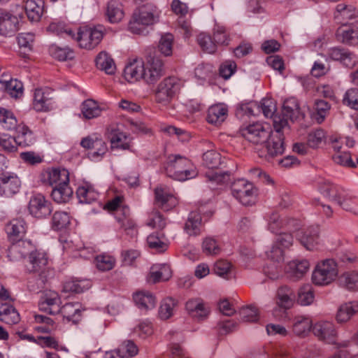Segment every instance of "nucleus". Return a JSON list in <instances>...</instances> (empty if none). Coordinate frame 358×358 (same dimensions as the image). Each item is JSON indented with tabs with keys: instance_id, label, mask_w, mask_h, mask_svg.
<instances>
[{
	"instance_id": "nucleus-1",
	"label": "nucleus",
	"mask_w": 358,
	"mask_h": 358,
	"mask_svg": "<svg viewBox=\"0 0 358 358\" xmlns=\"http://www.w3.org/2000/svg\"><path fill=\"white\" fill-rule=\"evenodd\" d=\"M319 190L324 196L345 210L354 211L358 204V197L352 191L330 181L320 182Z\"/></svg>"
},
{
	"instance_id": "nucleus-2",
	"label": "nucleus",
	"mask_w": 358,
	"mask_h": 358,
	"mask_svg": "<svg viewBox=\"0 0 358 358\" xmlns=\"http://www.w3.org/2000/svg\"><path fill=\"white\" fill-rule=\"evenodd\" d=\"M160 11L152 3L138 6L129 22V29L136 34H144L148 27L159 22Z\"/></svg>"
},
{
	"instance_id": "nucleus-3",
	"label": "nucleus",
	"mask_w": 358,
	"mask_h": 358,
	"mask_svg": "<svg viewBox=\"0 0 358 358\" xmlns=\"http://www.w3.org/2000/svg\"><path fill=\"white\" fill-rule=\"evenodd\" d=\"M165 171L169 177L179 181H185L197 176V171L192 162L180 155L169 156Z\"/></svg>"
},
{
	"instance_id": "nucleus-4",
	"label": "nucleus",
	"mask_w": 358,
	"mask_h": 358,
	"mask_svg": "<svg viewBox=\"0 0 358 358\" xmlns=\"http://www.w3.org/2000/svg\"><path fill=\"white\" fill-rule=\"evenodd\" d=\"M184 86V82L178 77L164 78L154 91L155 100L162 106L168 105Z\"/></svg>"
},
{
	"instance_id": "nucleus-5",
	"label": "nucleus",
	"mask_w": 358,
	"mask_h": 358,
	"mask_svg": "<svg viewBox=\"0 0 358 358\" xmlns=\"http://www.w3.org/2000/svg\"><path fill=\"white\" fill-rule=\"evenodd\" d=\"M338 275V268L336 262L331 259L319 262L312 274L313 282L319 286L331 284Z\"/></svg>"
},
{
	"instance_id": "nucleus-6",
	"label": "nucleus",
	"mask_w": 358,
	"mask_h": 358,
	"mask_svg": "<svg viewBox=\"0 0 358 358\" xmlns=\"http://www.w3.org/2000/svg\"><path fill=\"white\" fill-rule=\"evenodd\" d=\"M233 196L244 206H252L256 202L257 190L254 185L244 179L235 180L231 186Z\"/></svg>"
},
{
	"instance_id": "nucleus-7",
	"label": "nucleus",
	"mask_w": 358,
	"mask_h": 358,
	"mask_svg": "<svg viewBox=\"0 0 358 358\" xmlns=\"http://www.w3.org/2000/svg\"><path fill=\"white\" fill-rule=\"evenodd\" d=\"M103 36V27L101 26L80 27L76 33V40L80 48L91 50L97 46Z\"/></svg>"
},
{
	"instance_id": "nucleus-8",
	"label": "nucleus",
	"mask_w": 358,
	"mask_h": 358,
	"mask_svg": "<svg viewBox=\"0 0 358 358\" xmlns=\"http://www.w3.org/2000/svg\"><path fill=\"white\" fill-rule=\"evenodd\" d=\"M284 137L282 133H271L262 148L257 150L260 157L270 161L283 154L285 151Z\"/></svg>"
},
{
	"instance_id": "nucleus-9",
	"label": "nucleus",
	"mask_w": 358,
	"mask_h": 358,
	"mask_svg": "<svg viewBox=\"0 0 358 358\" xmlns=\"http://www.w3.org/2000/svg\"><path fill=\"white\" fill-rule=\"evenodd\" d=\"M20 15L12 10L0 8V35L9 38L20 29Z\"/></svg>"
},
{
	"instance_id": "nucleus-10",
	"label": "nucleus",
	"mask_w": 358,
	"mask_h": 358,
	"mask_svg": "<svg viewBox=\"0 0 358 358\" xmlns=\"http://www.w3.org/2000/svg\"><path fill=\"white\" fill-rule=\"evenodd\" d=\"M83 148L89 150L87 156L94 162L100 161L108 151L106 142L96 136H89L83 138L80 142Z\"/></svg>"
},
{
	"instance_id": "nucleus-11",
	"label": "nucleus",
	"mask_w": 358,
	"mask_h": 358,
	"mask_svg": "<svg viewBox=\"0 0 358 358\" xmlns=\"http://www.w3.org/2000/svg\"><path fill=\"white\" fill-rule=\"evenodd\" d=\"M48 255L36 250L34 246L27 259L25 270L29 273H36L41 276L48 268Z\"/></svg>"
},
{
	"instance_id": "nucleus-12",
	"label": "nucleus",
	"mask_w": 358,
	"mask_h": 358,
	"mask_svg": "<svg viewBox=\"0 0 358 358\" xmlns=\"http://www.w3.org/2000/svg\"><path fill=\"white\" fill-rule=\"evenodd\" d=\"M21 180L14 173L0 174V196L10 198L17 194L21 188Z\"/></svg>"
},
{
	"instance_id": "nucleus-13",
	"label": "nucleus",
	"mask_w": 358,
	"mask_h": 358,
	"mask_svg": "<svg viewBox=\"0 0 358 358\" xmlns=\"http://www.w3.org/2000/svg\"><path fill=\"white\" fill-rule=\"evenodd\" d=\"M28 210L33 217L38 219L47 217L52 211L51 203L41 194H34L30 198Z\"/></svg>"
},
{
	"instance_id": "nucleus-14",
	"label": "nucleus",
	"mask_w": 358,
	"mask_h": 358,
	"mask_svg": "<svg viewBox=\"0 0 358 358\" xmlns=\"http://www.w3.org/2000/svg\"><path fill=\"white\" fill-rule=\"evenodd\" d=\"M240 131L244 138L255 145H262L269 136L270 132L258 122L243 127Z\"/></svg>"
},
{
	"instance_id": "nucleus-15",
	"label": "nucleus",
	"mask_w": 358,
	"mask_h": 358,
	"mask_svg": "<svg viewBox=\"0 0 358 358\" xmlns=\"http://www.w3.org/2000/svg\"><path fill=\"white\" fill-rule=\"evenodd\" d=\"M164 64L157 57H149L144 62L143 80L148 84L155 83L164 73Z\"/></svg>"
},
{
	"instance_id": "nucleus-16",
	"label": "nucleus",
	"mask_w": 358,
	"mask_h": 358,
	"mask_svg": "<svg viewBox=\"0 0 358 358\" xmlns=\"http://www.w3.org/2000/svg\"><path fill=\"white\" fill-rule=\"evenodd\" d=\"M8 248L7 257L11 262H19L28 258L34 250V245L30 240H18L14 241Z\"/></svg>"
},
{
	"instance_id": "nucleus-17",
	"label": "nucleus",
	"mask_w": 358,
	"mask_h": 358,
	"mask_svg": "<svg viewBox=\"0 0 358 358\" xmlns=\"http://www.w3.org/2000/svg\"><path fill=\"white\" fill-rule=\"evenodd\" d=\"M61 298L57 292L52 290H47L43 294L38 303L40 310L55 315L59 313Z\"/></svg>"
},
{
	"instance_id": "nucleus-18",
	"label": "nucleus",
	"mask_w": 358,
	"mask_h": 358,
	"mask_svg": "<svg viewBox=\"0 0 358 358\" xmlns=\"http://www.w3.org/2000/svg\"><path fill=\"white\" fill-rule=\"evenodd\" d=\"M312 331L319 340L327 343H334L337 336L334 324L328 321H321L315 323L312 327Z\"/></svg>"
},
{
	"instance_id": "nucleus-19",
	"label": "nucleus",
	"mask_w": 358,
	"mask_h": 358,
	"mask_svg": "<svg viewBox=\"0 0 358 358\" xmlns=\"http://www.w3.org/2000/svg\"><path fill=\"white\" fill-rule=\"evenodd\" d=\"M115 217L120 229L131 236L137 234V225L131 216L130 209L128 206H123L115 213Z\"/></svg>"
},
{
	"instance_id": "nucleus-20",
	"label": "nucleus",
	"mask_w": 358,
	"mask_h": 358,
	"mask_svg": "<svg viewBox=\"0 0 358 358\" xmlns=\"http://www.w3.org/2000/svg\"><path fill=\"white\" fill-rule=\"evenodd\" d=\"M319 227H310L297 231L296 236L300 243L308 250H315L320 244Z\"/></svg>"
},
{
	"instance_id": "nucleus-21",
	"label": "nucleus",
	"mask_w": 358,
	"mask_h": 358,
	"mask_svg": "<svg viewBox=\"0 0 358 358\" xmlns=\"http://www.w3.org/2000/svg\"><path fill=\"white\" fill-rule=\"evenodd\" d=\"M52 97L48 88H37L34 93L33 108L37 112H46L52 108Z\"/></svg>"
},
{
	"instance_id": "nucleus-22",
	"label": "nucleus",
	"mask_w": 358,
	"mask_h": 358,
	"mask_svg": "<svg viewBox=\"0 0 358 358\" xmlns=\"http://www.w3.org/2000/svg\"><path fill=\"white\" fill-rule=\"evenodd\" d=\"M44 180L54 187L69 183V172L64 168H52L45 171Z\"/></svg>"
},
{
	"instance_id": "nucleus-23",
	"label": "nucleus",
	"mask_w": 358,
	"mask_h": 358,
	"mask_svg": "<svg viewBox=\"0 0 358 358\" xmlns=\"http://www.w3.org/2000/svg\"><path fill=\"white\" fill-rule=\"evenodd\" d=\"M27 229V224L22 218L13 219L5 226V231L10 241L22 240Z\"/></svg>"
},
{
	"instance_id": "nucleus-24",
	"label": "nucleus",
	"mask_w": 358,
	"mask_h": 358,
	"mask_svg": "<svg viewBox=\"0 0 358 358\" xmlns=\"http://www.w3.org/2000/svg\"><path fill=\"white\" fill-rule=\"evenodd\" d=\"M185 308L192 317L198 320L206 319L210 313L209 306L201 298L189 299Z\"/></svg>"
},
{
	"instance_id": "nucleus-25",
	"label": "nucleus",
	"mask_w": 358,
	"mask_h": 358,
	"mask_svg": "<svg viewBox=\"0 0 358 358\" xmlns=\"http://www.w3.org/2000/svg\"><path fill=\"white\" fill-rule=\"evenodd\" d=\"M327 55L330 59L339 61L344 66L349 68L353 67L357 62V58L354 54L341 47H334L329 49Z\"/></svg>"
},
{
	"instance_id": "nucleus-26",
	"label": "nucleus",
	"mask_w": 358,
	"mask_h": 358,
	"mask_svg": "<svg viewBox=\"0 0 358 358\" xmlns=\"http://www.w3.org/2000/svg\"><path fill=\"white\" fill-rule=\"evenodd\" d=\"M155 194L157 203L164 210H169L177 203L171 189L166 186L157 187Z\"/></svg>"
},
{
	"instance_id": "nucleus-27",
	"label": "nucleus",
	"mask_w": 358,
	"mask_h": 358,
	"mask_svg": "<svg viewBox=\"0 0 358 358\" xmlns=\"http://www.w3.org/2000/svg\"><path fill=\"white\" fill-rule=\"evenodd\" d=\"M144 62L140 59H134L124 68V76L129 83H134L143 79Z\"/></svg>"
},
{
	"instance_id": "nucleus-28",
	"label": "nucleus",
	"mask_w": 358,
	"mask_h": 358,
	"mask_svg": "<svg viewBox=\"0 0 358 358\" xmlns=\"http://www.w3.org/2000/svg\"><path fill=\"white\" fill-rule=\"evenodd\" d=\"M310 264L306 259H295L289 262L285 271L289 278L294 280L301 278L309 270Z\"/></svg>"
},
{
	"instance_id": "nucleus-29",
	"label": "nucleus",
	"mask_w": 358,
	"mask_h": 358,
	"mask_svg": "<svg viewBox=\"0 0 358 358\" xmlns=\"http://www.w3.org/2000/svg\"><path fill=\"white\" fill-rule=\"evenodd\" d=\"M335 18L343 24L351 20L357 22L358 13L352 6L339 3L336 7Z\"/></svg>"
},
{
	"instance_id": "nucleus-30",
	"label": "nucleus",
	"mask_w": 358,
	"mask_h": 358,
	"mask_svg": "<svg viewBox=\"0 0 358 358\" xmlns=\"http://www.w3.org/2000/svg\"><path fill=\"white\" fill-rule=\"evenodd\" d=\"M172 276V271L169 264H155L150 268L148 281L157 283L160 281H166Z\"/></svg>"
},
{
	"instance_id": "nucleus-31",
	"label": "nucleus",
	"mask_w": 358,
	"mask_h": 358,
	"mask_svg": "<svg viewBox=\"0 0 358 358\" xmlns=\"http://www.w3.org/2000/svg\"><path fill=\"white\" fill-rule=\"evenodd\" d=\"M228 115V108L222 103L211 106L208 110L207 121L212 124H222Z\"/></svg>"
},
{
	"instance_id": "nucleus-32",
	"label": "nucleus",
	"mask_w": 358,
	"mask_h": 358,
	"mask_svg": "<svg viewBox=\"0 0 358 358\" xmlns=\"http://www.w3.org/2000/svg\"><path fill=\"white\" fill-rule=\"evenodd\" d=\"M358 313V301H352L340 306L336 313V321L338 323L348 322L355 314Z\"/></svg>"
},
{
	"instance_id": "nucleus-33",
	"label": "nucleus",
	"mask_w": 358,
	"mask_h": 358,
	"mask_svg": "<svg viewBox=\"0 0 358 358\" xmlns=\"http://www.w3.org/2000/svg\"><path fill=\"white\" fill-rule=\"evenodd\" d=\"M203 228L202 218L199 213L191 212L185 224L184 230L189 236H199Z\"/></svg>"
},
{
	"instance_id": "nucleus-34",
	"label": "nucleus",
	"mask_w": 358,
	"mask_h": 358,
	"mask_svg": "<svg viewBox=\"0 0 358 358\" xmlns=\"http://www.w3.org/2000/svg\"><path fill=\"white\" fill-rule=\"evenodd\" d=\"M133 299L136 306L142 310L152 309L156 305L155 296L148 291L136 292L134 294Z\"/></svg>"
},
{
	"instance_id": "nucleus-35",
	"label": "nucleus",
	"mask_w": 358,
	"mask_h": 358,
	"mask_svg": "<svg viewBox=\"0 0 358 358\" xmlns=\"http://www.w3.org/2000/svg\"><path fill=\"white\" fill-rule=\"evenodd\" d=\"M44 3L43 0H27L24 9L27 15L31 22H38L43 13Z\"/></svg>"
},
{
	"instance_id": "nucleus-36",
	"label": "nucleus",
	"mask_w": 358,
	"mask_h": 358,
	"mask_svg": "<svg viewBox=\"0 0 358 358\" xmlns=\"http://www.w3.org/2000/svg\"><path fill=\"white\" fill-rule=\"evenodd\" d=\"M47 29L49 32L62 37L69 38L71 39H74L76 38V32L72 29V28L61 20H55L52 22Z\"/></svg>"
},
{
	"instance_id": "nucleus-37",
	"label": "nucleus",
	"mask_w": 358,
	"mask_h": 358,
	"mask_svg": "<svg viewBox=\"0 0 358 358\" xmlns=\"http://www.w3.org/2000/svg\"><path fill=\"white\" fill-rule=\"evenodd\" d=\"M338 41L350 45H358V29L351 27H340L336 31Z\"/></svg>"
},
{
	"instance_id": "nucleus-38",
	"label": "nucleus",
	"mask_w": 358,
	"mask_h": 358,
	"mask_svg": "<svg viewBox=\"0 0 358 358\" xmlns=\"http://www.w3.org/2000/svg\"><path fill=\"white\" fill-rule=\"evenodd\" d=\"M59 313L67 321L76 324L81 318L80 304L78 303H66L60 307Z\"/></svg>"
},
{
	"instance_id": "nucleus-39",
	"label": "nucleus",
	"mask_w": 358,
	"mask_h": 358,
	"mask_svg": "<svg viewBox=\"0 0 358 358\" xmlns=\"http://www.w3.org/2000/svg\"><path fill=\"white\" fill-rule=\"evenodd\" d=\"M96 67L103 71L106 73L113 75L116 70V66L113 59L106 52L102 51L96 56Z\"/></svg>"
},
{
	"instance_id": "nucleus-40",
	"label": "nucleus",
	"mask_w": 358,
	"mask_h": 358,
	"mask_svg": "<svg viewBox=\"0 0 358 358\" xmlns=\"http://www.w3.org/2000/svg\"><path fill=\"white\" fill-rule=\"evenodd\" d=\"M16 136H15V143L20 146H29L34 142V137L32 131L28 128L27 126L21 123L15 129Z\"/></svg>"
},
{
	"instance_id": "nucleus-41",
	"label": "nucleus",
	"mask_w": 358,
	"mask_h": 358,
	"mask_svg": "<svg viewBox=\"0 0 358 358\" xmlns=\"http://www.w3.org/2000/svg\"><path fill=\"white\" fill-rule=\"evenodd\" d=\"M73 189L69 183L54 187L52 192V199L57 203H65L70 201L73 196Z\"/></svg>"
},
{
	"instance_id": "nucleus-42",
	"label": "nucleus",
	"mask_w": 358,
	"mask_h": 358,
	"mask_svg": "<svg viewBox=\"0 0 358 358\" xmlns=\"http://www.w3.org/2000/svg\"><path fill=\"white\" fill-rule=\"evenodd\" d=\"M295 296L293 291L287 286L281 287L277 292V305L283 309L290 308L294 303Z\"/></svg>"
},
{
	"instance_id": "nucleus-43",
	"label": "nucleus",
	"mask_w": 358,
	"mask_h": 358,
	"mask_svg": "<svg viewBox=\"0 0 358 358\" xmlns=\"http://www.w3.org/2000/svg\"><path fill=\"white\" fill-rule=\"evenodd\" d=\"M0 320L8 324H15L20 322V314L11 305L2 304L0 307Z\"/></svg>"
},
{
	"instance_id": "nucleus-44",
	"label": "nucleus",
	"mask_w": 358,
	"mask_h": 358,
	"mask_svg": "<svg viewBox=\"0 0 358 358\" xmlns=\"http://www.w3.org/2000/svg\"><path fill=\"white\" fill-rule=\"evenodd\" d=\"M206 177L211 188H215L218 185H226L230 181V174L228 171L217 172L213 170H209L206 173Z\"/></svg>"
},
{
	"instance_id": "nucleus-45",
	"label": "nucleus",
	"mask_w": 358,
	"mask_h": 358,
	"mask_svg": "<svg viewBox=\"0 0 358 358\" xmlns=\"http://www.w3.org/2000/svg\"><path fill=\"white\" fill-rule=\"evenodd\" d=\"M341 285L350 291H358V271H345L339 277Z\"/></svg>"
},
{
	"instance_id": "nucleus-46",
	"label": "nucleus",
	"mask_w": 358,
	"mask_h": 358,
	"mask_svg": "<svg viewBox=\"0 0 358 358\" xmlns=\"http://www.w3.org/2000/svg\"><path fill=\"white\" fill-rule=\"evenodd\" d=\"M282 115L294 121L300 115V108L298 101L295 98L286 99L282 106Z\"/></svg>"
},
{
	"instance_id": "nucleus-47",
	"label": "nucleus",
	"mask_w": 358,
	"mask_h": 358,
	"mask_svg": "<svg viewBox=\"0 0 358 358\" xmlns=\"http://www.w3.org/2000/svg\"><path fill=\"white\" fill-rule=\"evenodd\" d=\"M0 124L6 130H15L19 123L14 113L6 108H0Z\"/></svg>"
},
{
	"instance_id": "nucleus-48",
	"label": "nucleus",
	"mask_w": 358,
	"mask_h": 358,
	"mask_svg": "<svg viewBox=\"0 0 358 358\" xmlns=\"http://www.w3.org/2000/svg\"><path fill=\"white\" fill-rule=\"evenodd\" d=\"M148 247L155 252H163L168 248V244L166 242L164 234L159 235L158 233H153L147 238Z\"/></svg>"
},
{
	"instance_id": "nucleus-49",
	"label": "nucleus",
	"mask_w": 358,
	"mask_h": 358,
	"mask_svg": "<svg viewBox=\"0 0 358 358\" xmlns=\"http://www.w3.org/2000/svg\"><path fill=\"white\" fill-rule=\"evenodd\" d=\"M312 322L310 318L304 316H297L294 320L293 331L299 336H306L310 331Z\"/></svg>"
},
{
	"instance_id": "nucleus-50",
	"label": "nucleus",
	"mask_w": 358,
	"mask_h": 358,
	"mask_svg": "<svg viewBox=\"0 0 358 358\" xmlns=\"http://www.w3.org/2000/svg\"><path fill=\"white\" fill-rule=\"evenodd\" d=\"M81 112L85 119L90 120L99 117L101 113V109L97 102L87 99L83 102Z\"/></svg>"
},
{
	"instance_id": "nucleus-51",
	"label": "nucleus",
	"mask_w": 358,
	"mask_h": 358,
	"mask_svg": "<svg viewBox=\"0 0 358 358\" xmlns=\"http://www.w3.org/2000/svg\"><path fill=\"white\" fill-rule=\"evenodd\" d=\"M138 347L131 340L123 341L120 346L114 350V353L120 358H128L137 355Z\"/></svg>"
},
{
	"instance_id": "nucleus-52",
	"label": "nucleus",
	"mask_w": 358,
	"mask_h": 358,
	"mask_svg": "<svg viewBox=\"0 0 358 358\" xmlns=\"http://www.w3.org/2000/svg\"><path fill=\"white\" fill-rule=\"evenodd\" d=\"M124 15L121 3L116 1H110L108 3L106 15L111 23L120 22L123 18Z\"/></svg>"
},
{
	"instance_id": "nucleus-53",
	"label": "nucleus",
	"mask_w": 358,
	"mask_h": 358,
	"mask_svg": "<svg viewBox=\"0 0 358 358\" xmlns=\"http://www.w3.org/2000/svg\"><path fill=\"white\" fill-rule=\"evenodd\" d=\"M79 201L82 203H90L99 197V193L89 185L80 186L76 191Z\"/></svg>"
},
{
	"instance_id": "nucleus-54",
	"label": "nucleus",
	"mask_w": 358,
	"mask_h": 358,
	"mask_svg": "<svg viewBox=\"0 0 358 358\" xmlns=\"http://www.w3.org/2000/svg\"><path fill=\"white\" fill-rule=\"evenodd\" d=\"M330 108L331 105L327 101L321 99L316 100L314 103L315 112L313 114V117L317 123H322L329 115Z\"/></svg>"
},
{
	"instance_id": "nucleus-55",
	"label": "nucleus",
	"mask_w": 358,
	"mask_h": 358,
	"mask_svg": "<svg viewBox=\"0 0 358 358\" xmlns=\"http://www.w3.org/2000/svg\"><path fill=\"white\" fill-rule=\"evenodd\" d=\"M90 282L86 280H71L65 282L63 290L65 292L81 293L90 287Z\"/></svg>"
},
{
	"instance_id": "nucleus-56",
	"label": "nucleus",
	"mask_w": 358,
	"mask_h": 358,
	"mask_svg": "<svg viewBox=\"0 0 358 358\" xmlns=\"http://www.w3.org/2000/svg\"><path fill=\"white\" fill-rule=\"evenodd\" d=\"M201 249L203 252L208 256L217 255L221 251L219 243L213 236H206L203 238Z\"/></svg>"
},
{
	"instance_id": "nucleus-57",
	"label": "nucleus",
	"mask_w": 358,
	"mask_h": 358,
	"mask_svg": "<svg viewBox=\"0 0 358 358\" xmlns=\"http://www.w3.org/2000/svg\"><path fill=\"white\" fill-rule=\"evenodd\" d=\"M0 83L4 87L6 92L12 97L18 98L23 94V85L22 82L17 79H11L9 81Z\"/></svg>"
},
{
	"instance_id": "nucleus-58",
	"label": "nucleus",
	"mask_w": 358,
	"mask_h": 358,
	"mask_svg": "<svg viewBox=\"0 0 358 358\" xmlns=\"http://www.w3.org/2000/svg\"><path fill=\"white\" fill-rule=\"evenodd\" d=\"M177 302L173 298L169 297L164 299L160 305L159 315L163 320H167L173 315V311L176 307Z\"/></svg>"
},
{
	"instance_id": "nucleus-59",
	"label": "nucleus",
	"mask_w": 358,
	"mask_h": 358,
	"mask_svg": "<svg viewBox=\"0 0 358 358\" xmlns=\"http://www.w3.org/2000/svg\"><path fill=\"white\" fill-rule=\"evenodd\" d=\"M49 53L59 61H66L73 58V52L69 48H61L56 45L50 46Z\"/></svg>"
},
{
	"instance_id": "nucleus-60",
	"label": "nucleus",
	"mask_w": 358,
	"mask_h": 358,
	"mask_svg": "<svg viewBox=\"0 0 358 358\" xmlns=\"http://www.w3.org/2000/svg\"><path fill=\"white\" fill-rule=\"evenodd\" d=\"M70 224V217L63 211H57L52 218V227L57 231L66 228Z\"/></svg>"
},
{
	"instance_id": "nucleus-61",
	"label": "nucleus",
	"mask_w": 358,
	"mask_h": 358,
	"mask_svg": "<svg viewBox=\"0 0 358 358\" xmlns=\"http://www.w3.org/2000/svg\"><path fill=\"white\" fill-rule=\"evenodd\" d=\"M197 42L201 48L207 53H214L217 50L215 41H213L210 36L207 34H199L197 36Z\"/></svg>"
},
{
	"instance_id": "nucleus-62",
	"label": "nucleus",
	"mask_w": 358,
	"mask_h": 358,
	"mask_svg": "<svg viewBox=\"0 0 358 358\" xmlns=\"http://www.w3.org/2000/svg\"><path fill=\"white\" fill-rule=\"evenodd\" d=\"M221 159L220 154L215 150H208L203 155V164L212 170L219 167Z\"/></svg>"
},
{
	"instance_id": "nucleus-63",
	"label": "nucleus",
	"mask_w": 358,
	"mask_h": 358,
	"mask_svg": "<svg viewBox=\"0 0 358 358\" xmlns=\"http://www.w3.org/2000/svg\"><path fill=\"white\" fill-rule=\"evenodd\" d=\"M97 268L101 271H110L115 265V259L109 255L102 254L95 259Z\"/></svg>"
},
{
	"instance_id": "nucleus-64",
	"label": "nucleus",
	"mask_w": 358,
	"mask_h": 358,
	"mask_svg": "<svg viewBox=\"0 0 358 358\" xmlns=\"http://www.w3.org/2000/svg\"><path fill=\"white\" fill-rule=\"evenodd\" d=\"M343 103L350 108L358 110V88H350L343 95Z\"/></svg>"
}]
</instances>
